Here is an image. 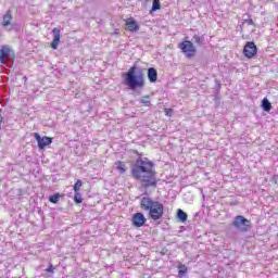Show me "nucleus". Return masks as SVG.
<instances>
[{
  "label": "nucleus",
  "instance_id": "obj_1",
  "mask_svg": "<svg viewBox=\"0 0 278 278\" xmlns=\"http://www.w3.org/2000/svg\"><path fill=\"white\" fill-rule=\"evenodd\" d=\"M131 177L139 181L142 188H157V172L155 164L147 157H138L131 166Z\"/></svg>",
  "mask_w": 278,
  "mask_h": 278
},
{
  "label": "nucleus",
  "instance_id": "obj_2",
  "mask_svg": "<svg viewBox=\"0 0 278 278\" xmlns=\"http://www.w3.org/2000/svg\"><path fill=\"white\" fill-rule=\"evenodd\" d=\"M124 84L129 88V90H138L144 88V71L131 66L125 74Z\"/></svg>",
  "mask_w": 278,
  "mask_h": 278
},
{
  "label": "nucleus",
  "instance_id": "obj_3",
  "mask_svg": "<svg viewBox=\"0 0 278 278\" xmlns=\"http://www.w3.org/2000/svg\"><path fill=\"white\" fill-rule=\"evenodd\" d=\"M140 207L143 212H148V216L152 220H160L164 216V204L152 200L151 197L141 198Z\"/></svg>",
  "mask_w": 278,
  "mask_h": 278
},
{
  "label": "nucleus",
  "instance_id": "obj_4",
  "mask_svg": "<svg viewBox=\"0 0 278 278\" xmlns=\"http://www.w3.org/2000/svg\"><path fill=\"white\" fill-rule=\"evenodd\" d=\"M232 226L237 231H240L241 233H247V231L251 229V220L247 219L242 215H238L235 217Z\"/></svg>",
  "mask_w": 278,
  "mask_h": 278
},
{
  "label": "nucleus",
  "instance_id": "obj_5",
  "mask_svg": "<svg viewBox=\"0 0 278 278\" xmlns=\"http://www.w3.org/2000/svg\"><path fill=\"white\" fill-rule=\"evenodd\" d=\"M178 49L182 51L186 58H194L197 55V47L190 40H185L178 45Z\"/></svg>",
  "mask_w": 278,
  "mask_h": 278
},
{
  "label": "nucleus",
  "instance_id": "obj_6",
  "mask_svg": "<svg viewBox=\"0 0 278 278\" xmlns=\"http://www.w3.org/2000/svg\"><path fill=\"white\" fill-rule=\"evenodd\" d=\"M14 58V50H12V47L4 45L0 47V63L1 64H8L10 60Z\"/></svg>",
  "mask_w": 278,
  "mask_h": 278
},
{
  "label": "nucleus",
  "instance_id": "obj_7",
  "mask_svg": "<svg viewBox=\"0 0 278 278\" xmlns=\"http://www.w3.org/2000/svg\"><path fill=\"white\" fill-rule=\"evenodd\" d=\"M243 54L245 58H253L254 55L257 54V46H255V42L253 41H248L243 48Z\"/></svg>",
  "mask_w": 278,
  "mask_h": 278
},
{
  "label": "nucleus",
  "instance_id": "obj_8",
  "mask_svg": "<svg viewBox=\"0 0 278 278\" xmlns=\"http://www.w3.org/2000/svg\"><path fill=\"white\" fill-rule=\"evenodd\" d=\"M35 140L38 142L39 149H45L46 147H49L51 142H53V139L50 137H41L40 134L35 132L34 134Z\"/></svg>",
  "mask_w": 278,
  "mask_h": 278
},
{
  "label": "nucleus",
  "instance_id": "obj_9",
  "mask_svg": "<svg viewBox=\"0 0 278 278\" xmlns=\"http://www.w3.org/2000/svg\"><path fill=\"white\" fill-rule=\"evenodd\" d=\"M144 223H147V217L142 213H136L132 216V225L134 227H144Z\"/></svg>",
  "mask_w": 278,
  "mask_h": 278
},
{
  "label": "nucleus",
  "instance_id": "obj_10",
  "mask_svg": "<svg viewBox=\"0 0 278 278\" xmlns=\"http://www.w3.org/2000/svg\"><path fill=\"white\" fill-rule=\"evenodd\" d=\"M13 18L14 16L12 15V10H8L2 16V27H4V29H8L10 25H12Z\"/></svg>",
  "mask_w": 278,
  "mask_h": 278
},
{
  "label": "nucleus",
  "instance_id": "obj_11",
  "mask_svg": "<svg viewBox=\"0 0 278 278\" xmlns=\"http://www.w3.org/2000/svg\"><path fill=\"white\" fill-rule=\"evenodd\" d=\"M53 34V40L51 42V49H58L60 47V28H53L52 29Z\"/></svg>",
  "mask_w": 278,
  "mask_h": 278
},
{
  "label": "nucleus",
  "instance_id": "obj_12",
  "mask_svg": "<svg viewBox=\"0 0 278 278\" xmlns=\"http://www.w3.org/2000/svg\"><path fill=\"white\" fill-rule=\"evenodd\" d=\"M148 79L151 84H155L157 81V70L154 67L148 68Z\"/></svg>",
  "mask_w": 278,
  "mask_h": 278
},
{
  "label": "nucleus",
  "instance_id": "obj_13",
  "mask_svg": "<svg viewBox=\"0 0 278 278\" xmlns=\"http://www.w3.org/2000/svg\"><path fill=\"white\" fill-rule=\"evenodd\" d=\"M126 26H127L128 31H138V29H140V27L138 26V24L134 20L127 21Z\"/></svg>",
  "mask_w": 278,
  "mask_h": 278
},
{
  "label": "nucleus",
  "instance_id": "obj_14",
  "mask_svg": "<svg viewBox=\"0 0 278 278\" xmlns=\"http://www.w3.org/2000/svg\"><path fill=\"white\" fill-rule=\"evenodd\" d=\"M115 168L118 170L119 175H125L127 173V165L124 162L117 161L115 163Z\"/></svg>",
  "mask_w": 278,
  "mask_h": 278
},
{
  "label": "nucleus",
  "instance_id": "obj_15",
  "mask_svg": "<svg viewBox=\"0 0 278 278\" xmlns=\"http://www.w3.org/2000/svg\"><path fill=\"white\" fill-rule=\"evenodd\" d=\"M192 40L198 47H203L205 45V37L200 35H193Z\"/></svg>",
  "mask_w": 278,
  "mask_h": 278
},
{
  "label": "nucleus",
  "instance_id": "obj_16",
  "mask_svg": "<svg viewBox=\"0 0 278 278\" xmlns=\"http://www.w3.org/2000/svg\"><path fill=\"white\" fill-rule=\"evenodd\" d=\"M139 103H141L143 108H151V96H142L139 99Z\"/></svg>",
  "mask_w": 278,
  "mask_h": 278
},
{
  "label": "nucleus",
  "instance_id": "obj_17",
  "mask_svg": "<svg viewBox=\"0 0 278 278\" xmlns=\"http://www.w3.org/2000/svg\"><path fill=\"white\" fill-rule=\"evenodd\" d=\"M177 218L178 220H180V223H186V220H188V214L184 212V210L178 208Z\"/></svg>",
  "mask_w": 278,
  "mask_h": 278
},
{
  "label": "nucleus",
  "instance_id": "obj_18",
  "mask_svg": "<svg viewBox=\"0 0 278 278\" xmlns=\"http://www.w3.org/2000/svg\"><path fill=\"white\" fill-rule=\"evenodd\" d=\"M262 108H263L264 112H270V110H273V104L270 103V101H268L266 98H264L262 100Z\"/></svg>",
  "mask_w": 278,
  "mask_h": 278
},
{
  "label": "nucleus",
  "instance_id": "obj_19",
  "mask_svg": "<svg viewBox=\"0 0 278 278\" xmlns=\"http://www.w3.org/2000/svg\"><path fill=\"white\" fill-rule=\"evenodd\" d=\"M186 273H188V267L184 264H180L178 266V275L179 277H184V275H186Z\"/></svg>",
  "mask_w": 278,
  "mask_h": 278
},
{
  "label": "nucleus",
  "instance_id": "obj_20",
  "mask_svg": "<svg viewBox=\"0 0 278 278\" xmlns=\"http://www.w3.org/2000/svg\"><path fill=\"white\" fill-rule=\"evenodd\" d=\"M162 8V4L160 3V0H153L152 8L150 12H157Z\"/></svg>",
  "mask_w": 278,
  "mask_h": 278
},
{
  "label": "nucleus",
  "instance_id": "obj_21",
  "mask_svg": "<svg viewBox=\"0 0 278 278\" xmlns=\"http://www.w3.org/2000/svg\"><path fill=\"white\" fill-rule=\"evenodd\" d=\"M49 201L50 203H59L60 201V193H55L49 197Z\"/></svg>",
  "mask_w": 278,
  "mask_h": 278
},
{
  "label": "nucleus",
  "instance_id": "obj_22",
  "mask_svg": "<svg viewBox=\"0 0 278 278\" xmlns=\"http://www.w3.org/2000/svg\"><path fill=\"white\" fill-rule=\"evenodd\" d=\"M74 201L75 203H81L84 201V199L81 198V193H79V191L75 192Z\"/></svg>",
  "mask_w": 278,
  "mask_h": 278
},
{
  "label": "nucleus",
  "instance_id": "obj_23",
  "mask_svg": "<svg viewBox=\"0 0 278 278\" xmlns=\"http://www.w3.org/2000/svg\"><path fill=\"white\" fill-rule=\"evenodd\" d=\"M81 186H83V182H81V180L78 179V180L75 182L74 187H73V188H74V192H79Z\"/></svg>",
  "mask_w": 278,
  "mask_h": 278
},
{
  "label": "nucleus",
  "instance_id": "obj_24",
  "mask_svg": "<svg viewBox=\"0 0 278 278\" xmlns=\"http://www.w3.org/2000/svg\"><path fill=\"white\" fill-rule=\"evenodd\" d=\"M46 273H55V267H53V264L49 265V267L46 269Z\"/></svg>",
  "mask_w": 278,
  "mask_h": 278
},
{
  "label": "nucleus",
  "instance_id": "obj_25",
  "mask_svg": "<svg viewBox=\"0 0 278 278\" xmlns=\"http://www.w3.org/2000/svg\"><path fill=\"white\" fill-rule=\"evenodd\" d=\"M243 23H247V25H253V20L248 18V20H244Z\"/></svg>",
  "mask_w": 278,
  "mask_h": 278
},
{
  "label": "nucleus",
  "instance_id": "obj_26",
  "mask_svg": "<svg viewBox=\"0 0 278 278\" xmlns=\"http://www.w3.org/2000/svg\"><path fill=\"white\" fill-rule=\"evenodd\" d=\"M2 123H3V115H1V113H0V129H1Z\"/></svg>",
  "mask_w": 278,
  "mask_h": 278
},
{
  "label": "nucleus",
  "instance_id": "obj_27",
  "mask_svg": "<svg viewBox=\"0 0 278 278\" xmlns=\"http://www.w3.org/2000/svg\"><path fill=\"white\" fill-rule=\"evenodd\" d=\"M165 114L166 116H168V109H165Z\"/></svg>",
  "mask_w": 278,
  "mask_h": 278
}]
</instances>
